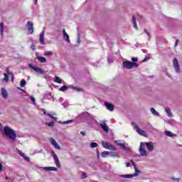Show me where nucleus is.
<instances>
[{
  "mask_svg": "<svg viewBox=\"0 0 182 182\" xmlns=\"http://www.w3.org/2000/svg\"><path fill=\"white\" fill-rule=\"evenodd\" d=\"M146 146L149 151H153V150H154L153 142H146V143L141 142L139 151L141 156H142L143 157H146V156H147V151H146V149H144Z\"/></svg>",
  "mask_w": 182,
  "mask_h": 182,
  "instance_id": "obj_1",
  "label": "nucleus"
},
{
  "mask_svg": "<svg viewBox=\"0 0 182 182\" xmlns=\"http://www.w3.org/2000/svg\"><path fill=\"white\" fill-rule=\"evenodd\" d=\"M4 132L9 139L11 140H16V132H15L11 127L8 126L4 127Z\"/></svg>",
  "mask_w": 182,
  "mask_h": 182,
  "instance_id": "obj_2",
  "label": "nucleus"
},
{
  "mask_svg": "<svg viewBox=\"0 0 182 182\" xmlns=\"http://www.w3.org/2000/svg\"><path fill=\"white\" fill-rule=\"evenodd\" d=\"M134 168L135 170V172L133 174H126V175H120L119 177L122 178H133V177H137L139 174L141 173L140 170L137 168L136 166V164L133 163Z\"/></svg>",
  "mask_w": 182,
  "mask_h": 182,
  "instance_id": "obj_3",
  "label": "nucleus"
},
{
  "mask_svg": "<svg viewBox=\"0 0 182 182\" xmlns=\"http://www.w3.org/2000/svg\"><path fill=\"white\" fill-rule=\"evenodd\" d=\"M122 66L124 69H133V68H139V64L129 60H125L122 62Z\"/></svg>",
  "mask_w": 182,
  "mask_h": 182,
  "instance_id": "obj_4",
  "label": "nucleus"
},
{
  "mask_svg": "<svg viewBox=\"0 0 182 182\" xmlns=\"http://www.w3.org/2000/svg\"><path fill=\"white\" fill-rule=\"evenodd\" d=\"M28 67L30 68V69H32V70H34V72L37 73L38 75H43L45 73V70H42L41 68H38L31 63H28Z\"/></svg>",
  "mask_w": 182,
  "mask_h": 182,
  "instance_id": "obj_5",
  "label": "nucleus"
},
{
  "mask_svg": "<svg viewBox=\"0 0 182 182\" xmlns=\"http://www.w3.org/2000/svg\"><path fill=\"white\" fill-rule=\"evenodd\" d=\"M102 147H104V149H107V150H112V151H116L117 150L115 146L109 142H105L102 141Z\"/></svg>",
  "mask_w": 182,
  "mask_h": 182,
  "instance_id": "obj_6",
  "label": "nucleus"
},
{
  "mask_svg": "<svg viewBox=\"0 0 182 182\" xmlns=\"http://www.w3.org/2000/svg\"><path fill=\"white\" fill-rule=\"evenodd\" d=\"M132 125L134 129H136V133L138 134H140V136H143L144 137H147V134H146V132L143 129H140V127H139V126H137L136 123H132Z\"/></svg>",
  "mask_w": 182,
  "mask_h": 182,
  "instance_id": "obj_7",
  "label": "nucleus"
},
{
  "mask_svg": "<svg viewBox=\"0 0 182 182\" xmlns=\"http://www.w3.org/2000/svg\"><path fill=\"white\" fill-rule=\"evenodd\" d=\"M173 66L176 70V73H180V65L178 64V60L177 58H174L173 60Z\"/></svg>",
  "mask_w": 182,
  "mask_h": 182,
  "instance_id": "obj_8",
  "label": "nucleus"
},
{
  "mask_svg": "<svg viewBox=\"0 0 182 182\" xmlns=\"http://www.w3.org/2000/svg\"><path fill=\"white\" fill-rule=\"evenodd\" d=\"M51 154L53 157V160L55 161V164L56 165V167H60V162L59 161V158H58V155H56V153L55 151H52Z\"/></svg>",
  "mask_w": 182,
  "mask_h": 182,
  "instance_id": "obj_9",
  "label": "nucleus"
},
{
  "mask_svg": "<svg viewBox=\"0 0 182 182\" xmlns=\"http://www.w3.org/2000/svg\"><path fill=\"white\" fill-rule=\"evenodd\" d=\"M114 143L115 144H117V146L120 147V149H122V150H127V146H126V144H124V142L123 143V141L120 140H117V141H115Z\"/></svg>",
  "mask_w": 182,
  "mask_h": 182,
  "instance_id": "obj_10",
  "label": "nucleus"
},
{
  "mask_svg": "<svg viewBox=\"0 0 182 182\" xmlns=\"http://www.w3.org/2000/svg\"><path fill=\"white\" fill-rule=\"evenodd\" d=\"M50 142L53 146L54 149H57V150H60V145L58 144L56 140H55L53 138H50Z\"/></svg>",
  "mask_w": 182,
  "mask_h": 182,
  "instance_id": "obj_11",
  "label": "nucleus"
},
{
  "mask_svg": "<svg viewBox=\"0 0 182 182\" xmlns=\"http://www.w3.org/2000/svg\"><path fill=\"white\" fill-rule=\"evenodd\" d=\"M104 105L107 109V110H109V112H113V110H114V105H113V104L105 102Z\"/></svg>",
  "mask_w": 182,
  "mask_h": 182,
  "instance_id": "obj_12",
  "label": "nucleus"
},
{
  "mask_svg": "<svg viewBox=\"0 0 182 182\" xmlns=\"http://www.w3.org/2000/svg\"><path fill=\"white\" fill-rule=\"evenodd\" d=\"M100 126L102 130L105 132V133H109V127H107V124H106V122H102L100 124Z\"/></svg>",
  "mask_w": 182,
  "mask_h": 182,
  "instance_id": "obj_13",
  "label": "nucleus"
},
{
  "mask_svg": "<svg viewBox=\"0 0 182 182\" xmlns=\"http://www.w3.org/2000/svg\"><path fill=\"white\" fill-rule=\"evenodd\" d=\"M27 28L29 33L31 34L33 33V23H32L31 21L27 22Z\"/></svg>",
  "mask_w": 182,
  "mask_h": 182,
  "instance_id": "obj_14",
  "label": "nucleus"
},
{
  "mask_svg": "<svg viewBox=\"0 0 182 182\" xmlns=\"http://www.w3.org/2000/svg\"><path fill=\"white\" fill-rule=\"evenodd\" d=\"M63 35L65 42L67 43H70V38H69V34L66 33V31L65 29L63 30Z\"/></svg>",
  "mask_w": 182,
  "mask_h": 182,
  "instance_id": "obj_15",
  "label": "nucleus"
},
{
  "mask_svg": "<svg viewBox=\"0 0 182 182\" xmlns=\"http://www.w3.org/2000/svg\"><path fill=\"white\" fill-rule=\"evenodd\" d=\"M39 41L41 45H45V31H42L40 34Z\"/></svg>",
  "mask_w": 182,
  "mask_h": 182,
  "instance_id": "obj_16",
  "label": "nucleus"
},
{
  "mask_svg": "<svg viewBox=\"0 0 182 182\" xmlns=\"http://www.w3.org/2000/svg\"><path fill=\"white\" fill-rule=\"evenodd\" d=\"M36 56L38 62H40L41 63H46V58L45 57L40 56L38 53H36Z\"/></svg>",
  "mask_w": 182,
  "mask_h": 182,
  "instance_id": "obj_17",
  "label": "nucleus"
},
{
  "mask_svg": "<svg viewBox=\"0 0 182 182\" xmlns=\"http://www.w3.org/2000/svg\"><path fill=\"white\" fill-rule=\"evenodd\" d=\"M101 156L102 157H103V159H106V157H109V156H115V155L113 152L103 151L101 154Z\"/></svg>",
  "mask_w": 182,
  "mask_h": 182,
  "instance_id": "obj_18",
  "label": "nucleus"
},
{
  "mask_svg": "<svg viewBox=\"0 0 182 182\" xmlns=\"http://www.w3.org/2000/svg\"><path fill=\"white\" fill-rule=\"evenodd\" d=\"M46 171H58V168L52 166H46L43 168Z\"/></svg>",
  "mask_w": 182,
  "mask_h": 182,
  "instance_id": "obj_19",
  "label": "nucleus"
},
{
  "mask_svg": "<svg viewBox=\"0 0 182 182\" xmlns=\"http://www.w3.org/2000/svg\"><path fill=\"white\" fill-rule=\"evenodd\" d=\"M1 96L4 99H8V91H6V89L1 88Z\"/></svg>",
  "mask_w": 182,
  "mask_h": 182,
  "instance_id": "obj_20",
  "label": "nucleus"
},
{
  "mask_svg": "<svg viewBox=\"0 0 182 182\" xmlns=\"http://www.w3.org/2000/svg\"><path fill=\"white\" fill-rule=\"evenodd\" d=\"M18 154H20L26 161H31V159L28 156H26L25 153L22 152V151H18Z\"/></svg>",
  "mask_w": 182,
  "mask_h": 182,
  "instance_id": "obj_21",
  "label": "nucleus"
},
{
  "mask_svg": "<svg viewBox=\"0 0 182 182\" xmlns=\"http://www.w3.org/2000/svg\"><path fill=\"white\" fill-rule=\"evenodd\" d=\"M165 112L167 113L168 117H173V114L171 113V109H170V108H165Z\"/></svg>",
  "mask_w": 182,
  "mask_h": 182,
  "instance_id": "obj_22",
  "label": "nucleus"
},
{
  "mask_svg": "<svg viewBox=\"0 0 182 182\" xmlns=\"http://www.w3.org/2000/svg\"><path fill=\"white\" fill-rule=\"evenodd\" d=\"M132 22H133L134 28L136 30L139 29L137 27V22L136 21V16H132Z\"/></svg>",
  "mask_w": 182,
  "mask_h": 182,
  "instance_id": "obj_23",
  "label": "nucleus"
},
{
  "mask_svg": "<svg viewBox=\"0 0 182 182\" xmlns=\"http://www.w3.org/2000/svg\"><path fill=\"white\" fill-rule=\"evenodd\" d=\"M69 87H70V89H73V90H75V92H82V88H79L73 85H69Z\"/></svg>",
  "mask_w": 182,
  "mask_h": 182,
  "instance_id": "obj_24",
  "label": "nucleus"
},
{
  "mask_svg": "<svg viewBox=\"0 0 182 182\" xmlns=\"http://www.w3.org/2000/svg\"><path fill=\"white\" fill-rule=\"evenodd\" d=\"M6 72L7 75H11V81L14 82V80L15 79V76L14 75V73H11L8 68L6 69Z\"/></svg>",
  "mask_w": 182,
  "mask_h": 182,
  "instance_id": "obj_25",
  "label": "nucleus"
},
{
  "mask_svg": "<svg viewBox=\"0 0 182 182\" xmlns=\"http://www.w3.org/2000/svg\"><path fill=\"white\" fill-rule=\"evenodd\" d=\"M151 112L152 113V114H154V116H156V117H159L160 116V114L156 111V109L154 108H151Z\"/></svg>",
  "mask_w": 182,
  "mask_h": 182,
  "instance_id": "obj_26",
  "label": "nucleus"
},
{
  "mask_svg": "<svg viewBox=\"0 0 182 182\" xmlns=\"http://www.w3.org/2000/svg\"><path fill=\"white\" fill-rule=\"evenodd\" d=\"M0 35L4 36V22L0 23Z\"/></svg>",
  "mask_w": 182,
  "mask_h": 182,
  "instance_id": "obj_27",
  "label": "nucleus"
},
{
  "mask_svg": "<svg viewBox=\"0 0 182 182\" xmlns=\"http://www.w3.org/2000/svg\"><path fill=\"white\" fill-rule=\"evenodd\" d=\"M70 123H73V120H68V121H64V122H59L60 124H70Z\"/></svg>",
  "mask_w": 182,
  "mask_h": 182,
  "instance_id": "obj_28",
  "label": "nucleus"
},
{
  "mask_svg": "<svg viewBox=\"0 0 182 182\" xmlns=\"http://www.w3.org/2000/svg\"><path fill=\"white\" fill-rule=\"evenodd\" d=\"M164 134L166 136H168V137H173V136H176L174 134L171 133V132L167 130L165 131Z\"/></svg>",
  "mask_w": 182,
  "mask_h": 182,
  "instance_id": "obj_29",
  "label": "nucleus"
},
{
  "mask_svg": "<svg viewBox=\"0 0 182 182\" xmlns=\"http://www.w3.org/2000/svg\"><path fill=\"white\" fill-rule=\"evenodd\" d=\"M68 89H69V86L68 87L66 85H64L60 88V92H66V90H68Z\"/></svg>",
  "mask_w": 182,
  "mask_h": 182,
  "instance_id": "obj_30",
  "label": "nucleus"
},
{
  "mask_svg": "<svg viewBox=\"0 0 182 182\" xmlns=\"http://www.w3.org/2000/svg\"><path fill=\"white\" fill-rule=\"evenodd\" d=\"M9 74L4 73V78L3 79L4 82H8L9 80V76H8Z\"/></svg>",
  "mask_w": 182,
  "mask_h": 182,
  "instance_id": "obj_31",
  "label": "nucleus"
},
{
  "mask_svg": "<svg viewBox=\"0 0 182 182\" xmlns=\"http://www.w3.org/2000/svg\"><path fill=\"white\" fill-rule=\"evenodd\" d=\"M53 53L52 51H45L44 56H52Z\"/></svg>",
  "mask_w": 182,
  "mask_h": 182,
  "instance_id": "obj_32",
  "label": "nucleus"
},
{
  "mask_svg": "<svg viewBox=\"0 0 182 182\" xmlns=\"http://www.w3.org/2000/svg\"><path fill=\"white\" fill-rule=\"evenodd\" d=\"M54 82H56V83H62V80L58 76L55 77Z\"/></svg>",
  "mask_w": 182,
  "mask_h": 182,
  "instance_id": "obj_33",
  "label": "nucleus"
},
{
  "mask_svg": "<svg viewBox=\"0 0 182 182\" xmlns=\"http://www.w3.org/2000/svg\"><path fill=\"white\" fill-rule=\"evenodd\" d=\"M86 114H87V119L89 120H95V117L90 114H89L88 112H86Z\"/></svg>",
  "mask_w": 182,
  "mask_h": 182,
  "instance_id": "obj_34",
  "label": "nucleus"
},
{
  "mask_svg": "<svg viewBox=\"0 0 182 182\" xmlns=\"http://www.w3.org/2000/svg\"><path fill=\"white\" fill-rule=\"evenodd\" d=\"M98 146H99V144H97V143H96V142H92L90 144L91 149H95V147H97Z\"/></svg>",
  "mask_w": 182,
  "mask_h": 182,
  "instance_id": "obj_35",
  "label": "nucleus"
},
{
  "mask_svg": "<svg viewBox=\"0 0 182 182\" xmlns=\"http://www.w3.org/2000/svg\"><path fill=\"white\" fill-rule=\"evenodd\" d=\"M26 85V80H22L21 81V87H25Z\"/></svg>",
  "mask_w": 182,
  "mask_h": 182,
  "instance_id": "obj_36",
  "label": "nucleus"
},
{
  "mask_svg": "<svg viewBox=\"0 0 182 182\" xmlns=\"http://www.w3.org/2000/svg\"><path fill=\"white\" fill-rule=\"evenodd\" d=\"M30 99H31V102H33V105H35V106H36V102L35 100V97H33V96H30Z\"/></svg>",
  "mask_w": 182,
  "mask_h": 182,
  "instance_id": "obj_37",
  "label": "nucleus"
},
{
  "mask_svg": "<svg viewBox=\"0 0 182 182\" xmlns=\"http://www.w3.org/2000/svg\"><path fill=\"white\" fill-rule=\"evenodd\" d=\"M48 126H49V127H53L55 123L53 122H47Z\"/></svg>",
  "mask_w": 182,
  "mask_h": 182,
  "instance_id": "obj_38",
  "label": "nucleus"
},
{
  "mask_svg": "<svg viewBox=\"0 0 182 182\" xmlns=\"http://www.w3.org/2000/svg\"><path fill=\"white\" fill-rule=\"evenodd\" d=\"M81 178H87V175L86 174V173L82 172Z\"/></svg>",
  "mask_w": 182,
  "mask_h": 182,
  "instance_id": "obj_39",
  "label": "nucleus"
},
{
  "mask_svg": "<svg viewBox=\"0 0 182 182\" xmlns=\"http://www.w3.org/2000/svg\"><path fill=\"white\" fill-rule=\"evenodd\" d=\"M107 62L108 63H113V58L108 57Z\"/></svg>",
  "mask_w": 182,
  "mask_h": 182,
  "instance_id": "obj_40",
  "label": "nucleus"
},
{
  "mask_svg": "<svg viewBox=\"0 0 182 182\" xmlns=\"http://www.w3.org/2000/svg\"><path fill=\"white\" fill-rule=\"evenodd\" d=\"M132 60L134 63V62H137L139 60V58H132Z\"/></svg>",
  "mask_w": 182,
  "mask_h": 182,
  "instance_id": "obj_41",
  "label": "nucleus"
},
{
  "mask_svg": "<svg viewBox=\"0 0 182 182\" xmlns=\"http://www.w3.org/2000/svg\"><path fill=\"white\" fill-rule=\"evenodd\" d=\"M47 116H48V117H50L51 119H55V120H56V118L53 117V115H52L49 113H47Z\"/></svg>",
  "mask_w": 182,
  "mask_h": 182,
  "instance_id": "obj_42",
  "label": "nucleus"
},
{
  "mask_svg": "<svg viewBox=\"0 0 182 182\" xmlns=\"http://www.w3.org/2000/svg\"><path fill=\"white\" fill-rule=\"evenodd\" d=\"M144 32H145V33H146V35L149 36V38H150V33H149L146 29H144Z\"/></svg>",
  "mask_w": 182,
  "mask_h": 182,
  "instance_id": "obj_43",
  "label": "nucleus"
},
{
  "mask_svg": "<svg viewBox=\"0 0 182 182\" xmlns=\"http://www.w3.org/2000/svg\"><path fill=\"white\" fill-rule=\"evenodd\" d=\"M6 180H9V182H12V179H11V178L6 176L5 178Z\"/></svg>",
  "mask_w": 182,
  "mask_h": 182,
  "instance_id": "obj_44",
  "label": "nucleus"
},
{
  "mask_svg": "<svg viewBox=\"0 0 182 182\" xmlns=\"http://www.w3.org/2000/svg\"><path fill=\"white\" fill-rule=\"evenodd\" d=\"M31 48L33 50H36V48L35 47V45H31Z\"/></svg>",
  "mask_w": 182,
  "mask_h": 182,
  "instance_id": "obj_45",
  "label": "nucleus"
},
{
  "mask_svg": "<svg viewBox=\"0 0 182 182\" xmlns=\"http://www.w3.org/2000/svg\"><path fill=\"white\" fill-rule=\"evenodd\" d=\"M149 59H150V58H145L142 62H147V60H149Z\"/></svg>",
  "mask_w": 182,
  "mask_h": 182,
  "instance_id": "obj_46",
  "label": "nucleus"
},
{
  "mask_svg": "<svg viewBox=\"0 0 182 182\" xmlns=\"http://www.w3.org/2000/svg\"><path fill=\"white\" fill-rule=\"evenodd\" d=\"M178 45V40H176L174 45L175 48L177 47Z\"/></svg>",
  "mask_w": 182,
  "mask_h": 182,
  "instance_id": "obj_47",
  "label": "nucleus"
},
{
  "mask_svg": "<svg viewBox=\"0 0 182 182\" xmlns=\"http://www.w3.org/2000/svg\"><path fill=\"white\" fill-rule=\"evenodd\" d=\"M80 134H82V136H85L86 133H85V132L82 131V132H80Z\"/></svg>",
  "mask_w": 182,
  "mask_h": 182,
  "instance_id": "obj_48",
  "label": "nucleus"
},
{
  "mask_svg": "<svg viewBox=\"0 0 182 182\" xmlns=\"http://www.w3.org/2000/svg\"><path fill=\"white\" fill-rule=\"evenodd\" d=\"M172 180H176V181H180V178H172Z\"/></svg>",
  "mask_w": 182,
  "mask_h": 182,
  "instance_id": "obj_49",
  "label": "nucleus"
},
{
  "mask_svg": "<svg viewBox=\"0 0 182 182\" xmlns=\"http://www.w3.org/2000/svg\"><path fill=\"white\" fill-rule=\"evenodd\" d=\"M43 114H45L46 116H47L48 113H46V111L45 109H43Z\"/></svg>",
  "mask_w": 182,
  "mask_h": 182,
  "instance_id": "obj_50",
  "label": "nucleus"
},
{
  "mask_svg": "<svg viewBox=\"0 0 182 182\" xmlns=\"http://www.w3.org/2000/svg\"><path fill=\"white\" fill-rule=\"evenodd\" d=\"M2 171V164L0 163V173Z\"/></svg>",
  "mask_w": 182,
  "mask_h": 182,
  "instance_id": "obj_51",
  "label": "nucleus"
},
{
  "mask_svg": "<svg viewBox=\"0 0 182 182\" xmlns=\"http://www.w3.org/2000/svg\"><path fill=\"white\" fill-rule=\"evenodd\" d=\"M126 167H130V164L129 162L126 164Z\"/></svg>",
  "mask_w": 182,
  "mask_h": 182,
  "instance_id": "obj_52",
  "label": "nucleus"
},
{
  "mask_svg": "<svg viewBox=\"0 0 182 182\" xmlns=\"http://www.w3.org/2000/svg\"><path fill=\"white\" fill-rule=\"evenodd\" d=\"M64 107H68V105L64 102L62 104Z\"/></svg>",
  "mask_w": 182,
  "mask_h": 182,
  "instance_id": "obj_53",
  "label": "nucleus"
},
{
  "mask_svg": "<svg viewBox=\"0 0 182 182\" xmlns=\"http://www.w3.org/2000/svg\"><path fill=\"white\" fill-rule=\"evenodd\" d=\"M38 4V0H34V5H37Z\"/></svg>",
  "mask_w": 182,
  "mask_h": 182,
  "instance_id": "obj_54",
  "label": "nucleus"
},
{
  "mask_svg": "<svg viewBox=\"0 0 182 182\" xmlns=\"http://www.w3.org/2000/svg\"><path fill=\"white\" fill-rule=\"evenodd\" d=\"M142 50H143L144 53H147V50L143 49Z\"/></svg>",
  "mask_w": 182,
  "mask_h": 182,
  "instance_id": "obj_55",
  "label": "nucleus"
},
{
  "mask_svg": "<svg viewBox=\"0 0 182 182\" xmlns=\"http://www.w3.org/2000/svg\"><path fill=\"white\" fill-rule=\"evenodd\" d=\"M77 43H80V38L79 37L77 38Z\"/></svg>",
  "mask_w": 182,
  "mask_h": 182,
  "instance_id": "obj_56",
  "label": "nucleus"
},
{
  "mask_svg": "<svg viewBox=\"0 0 182 182\" xmlns=\"http://www.w3.org/2000/svg\"><path fill=\"white\" fill-rule=\"evenodd\" d=\"M0 130H2V124L0 122Z\"/></svg>",
  "mask_w": 182,
  "mask_h": 182,
  "instance_id": "obj_57",
  "label": "nucleus"
},
{
  "mask_svg": "<svg viewBox=\"0 0 182 182\" xmlns=\"http://www.w3.org/2000/svg\"><path fill=\"white\" fill-rule=\"evenodd\" d=\"M97 157L99 158V151L97 152Z\"/></svg>",
  "mask_w": 182,
  "mask_h": 182,
  "instance_id": "obj_58",
  "label": "nucleus"
}]
</instances>
